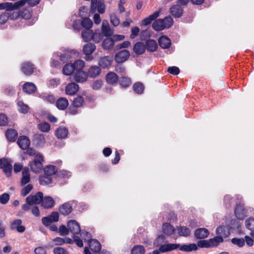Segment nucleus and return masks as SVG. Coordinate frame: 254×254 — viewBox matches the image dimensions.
Listing matches in <instances>:
<instances>
[{"label": "nucleus", "instance_id": "obj_64", "mask_svg": "<svg viewBox=\"0 0 254 254\" xmlns=\"http://www.w3.org/2000/svg\"><path fill=\"white\" fill-rule=\"evenodd\" d=\"M54 254H67L66 250L62 247H56L53 250Z\"/></svg>", "mask_w": 254, "mask_h": 254}, {"label": "nucleus", "instance_id": "obj_61", "mask_svg": "<svg viewBox=\"0 0 254 254\" xmlns=\"http://www.w3.org/2000/svg\"><path fill=\"white\" fill-rule=\"evenodd\" d=\"M39 129L43 132H47L50 130V126L49 123L44 122L38 125Z\"/></svg>", "mask_w": 254, "mask_h": 254}, {"label": "nucleus", "instance_id": "obj_62", "mask_svg": "<svg viewBox=\"0 0 254 254\" xmlns=\"http://www.w3.org/2000/svg\"><path fill=\"white\" fill-rule=\"evenodd\" d=\"M10 196L8 193H4L0 195V203L2 204H5L9 200Z\"/></svg>", "mask_w": 254, "mask_h": 254}, {"label": "nucleus", "instance_id": "obj_2", "mask_svg": "<svg viewBox=\"0 0 254 254\" xmlns=\"http://www.w3.org/2000/svg\"><path fill=\"white\" fill-rule=\"evenodd\" d=\"M97 11L103 13L105 11V5L104 0H91L90 12L93 14Z\"/></svg>", "mask_w": 254, "mask_h": 254}, {"label": "nucleus", "instance_id": "obj_54", "mask_svg": "<svg viewBox=\"0 0 254 254\" xmlns=\"http://www.w3.org/2000/svg\"><path fill=\"white\" fill-rule=\"evenodd\" d=\"M120 84L123 87L126 88L130 85L131 80L129 77L122 76L120 80Z\"/></svg>", "mask_w": 254, "mask_h": 254}, {"label": "nucleus", "instance_id": "obj_32", "mask_svg": "<svg viewBox=\"0 0 254 254\" xmlns=\"http://www.w3.org/2000/svg\"><path fill=\"white\" fill-rule=\"evenodd\" d=\"M24 92L27 94H32L35 92L36 87L35 84L31 82H27L23 86Z\"/></svg>", "mask_w": 254, "mask_h": 254}, {"label": "nucleus", "instance_id": "obj_18", "mask_svg": "<svg viewBox=\"0 0 254 254\" xmlns=\"http://www.w3.org/2000/svg\"><path fill=\"white\" fill-rule=\"evenodd\" d=\"M180 244H171L168 243L167 244L161 245L160 247V251L161 253H166L170 252L178 249Z\"/></svg>", "mask_w": 254, "mask_h": 254}, {"label": "nucleus", "instance_id": "obj_44", "mask_svg": "<svg viewBox=\"0 0 254 254\" xmlns=\"http://www.w3.org/2000/svg\"><path fill=\"white\" fill-rule=\"evenodd\" d=\"M72 65H73V67H74V72H75V71L83 70V68L85 65V63L84 61L78 60L75 61L74 63L72 64Z\"/></svg>", "mask_w": 254, "mask_h": 254}, {"label": "nucleus", "instance_id": "obj_37", "mask_svg": "<svg viewBox=\"0 0 254 254\" xmlns=\"http://www.w3.org/2000/svg\"><path fill=\"white\" fill-rule=\"evenodd\" d=\"M152 28L156 31H160L165 29L162 19H155L152 25Z\"/></svg>", "mask_w": 254, "mask_h": 254}, {"label": "nucleus", "instance_id": "obj_5", "mask_svg": "<svg viewBox=\"0 0 254 254\" xmlns=\"http://www.w3.org/2000/svg\"><path fill=\"white\" fill-rule=\"evenodd\" d=\"M59 219V214L58 212H53L47 217H44L42 219V222L45 226H48L50 223L58 222Z\"/></svg>", "mask_w": 254, "mask_h": 254}, {"label": "nucleus", "instance_id": "obj_43", "mask_svg": "<svg viewBox=\"0 0 254 254\" xmlns=\"http://www.w3.org/2000/svg\"><path fill=\"white\" fill-rule=\"evenodd\" d=\"M236 216L239 219L242 220L245 217V212L243 208L240 205H237L235 209Z\"/></svg>", "mask_w": 254, "mask_h": 254}, {"label": "nucleus", "instance_id": "obj_41", "mask_svg": "<svg viewBox=\"0 0 254 254\" xmlns=\"http://www.w3.org/2000/svg\"><path fill=\"white\" fill-rule=\"evenodd\" d=\"M44 174L52 177V176L55 174L58 170L57 168L53 165H48L44 168Z\"/></svg>", "mask_w": 254, "mask_h": 254}, {"label": "nucleus", "instance_id": "obj_22", "mask_svg": "<svg viewBox=\"0 0 254 254\" xmlns=\"http://www.w3.org/2000/svg\"><path fill=\"white\" fill-rule=\"evenodd\" d=\"M96 50V46L92 43H88L84 45L83 52L85 55H90L93 53Z\"/></svg>", "mask_w": 254, "mask_h": 254}, {"label": "nucleus", "instance_id": "obj_31", "mask_svg": "<svg viewBox=\"0 0 254 254\" xmlns=\"http://www.w3.org/2000/svg\"><path fill=\"white\" fill-rule=\"evenodd\" d=\"M68 105L67 100L65 98H60L56 102V106L61 110L65 109Z\"/></svg>", "mask_w": 254, "mask_h": 254}, {"label": "nucleus", "instance_id": "obj_14", "mask_svg": "<svg viewBox=\"0 0 254 254\" xmlns=\"http://www.w3.org/2000/svg\"><path fill=\"white\" fill-rule=\"evenodd\" d=\"M41 204L44 208L49 209L54 206L55 202L52 197L46 196L45 197L43 196Z\"/></svg>", "mask_w": 254, "mask_h": 254}, {"label": "nucleus", "instance_id": "obj_26", "mask_svg": "<svg viewBox=\"0 0 254 254\" xmlns=\"http://www.w3.org/2000/svg\"><path fill=\"white\" fill-rule=\"evenodd\" d=\"M133 51L137 55H141L145 52V45L140 42H137L133 46Z\"/></svg>", "mask_w": 254, "mask_h": 254}, {"label": "nucleus", "instance_id": "obj_30", "mask_svg": "<svg viewBox=\"0 0 254 254\" xmlns=\"http://www.w3.org/2000/svg\"><path fill=\"white\" fill-rule=\"evenodd\" d=\"M16 2L12 3L11 2H3L0 3V9H6V10L11 11L18 9V7L16 6Z\"/></svg>", "mask_w": 254, "mask_h": 254}, {"label": "nucleus", "instance_id": "obj_7", "mask_svg": "<svg viewBox=\"0 0 254 254\" xmlns=\"http://www.w3.org/2000/svg\"><path fill=\"white\" fill-rule=\"evenodd\" d=\"M162 8H160L159 10L155 11L153 14L143 19L141 21V25L147 26L150 24L153 20H155L159 16Z\"/></svg>", "mask_w": 254, "mask_h": 254}, {"label": "nucleus", "instance_id": "obj_28", "mask_svg": "<svg viewBox=\"0 0 254 254\" xmlns=\"http://www.w3.org/2000/svg\"><path fill=\"white\" fill-rule=\"evenodd\" d=\"M106 81L110 84H114L119 81V77L114 72H109L106 76Z\"/></svg>", "mask_w": 254, "mask_h": 254}, {"label": "nucleus", "instance_id": "obj_38", "mask_svg": "<svg viewBox=\"0 0 254 254\" xmlns=\"http://www.w3.org/2000/svg\"><path fill=\"white\" fill-rule=\"evenodd\" d=\"M177 230L180 236L188 237L190 234V230L186 226L177 227Z\"/></svg>", "mask_w": 254, "mask_h": 254}, {"label": "nucleus", "instance_id": "obj_3", "mask_svg": "<svg viewBox=\"0 0 254 254\" xmlns=\"http://www.w3.org/2000/svg\"><path fill=\"white\" fill-rule=\"evenodd\" d=\"M0 169H2L7 177L11 176L12 166L10 161L8 159L2 158L0 159Z\"/></svg>", "mask_w": 254, "mask_h": 254}, {"label": "nucleus", "instance_id": "obj_33", "mask_svg": "<svg viewBox=\"0 0 254 254\" xmlns=\"http://www.w3.org/2000/svg\"><path fill=\"white\" fill-rule=\"evenodd\" d=\"M5 136L9 141L13 142L17 137V132L14 129H8L5 132Z\"/></svg>", "mask_w": 254, "mask_h": 254}, {"label": "nucleus", "instance_id": "obj_23", "mask_svg": "<svg viewBox=\"0 0 254 254\" xmlns=\"http://www.w3.org/2000/svg\"><path fill=\"white\" fill-rule=\"evenodd\" d=\"M175 231V229L173 225L169 223H165L162 225V231L166 235L170 236L172 235Z\"/></svg>", "mask_w": 254, "mask_h": 254}, {"label": "nucleus", "instance_id": "obj_60", "mask_svg": "<svg viewBox=\"0 0 254 254\" xmlns=\"http://www.w3.org/2000/svg\"><path fill=\"white\" fill-rule=\"evenodd\" d=\"M19 15L23 18L26 19H30L31 16L30 11L29 9L26 8H25L21 11L19 13Z\"/></svg>", "mask_w": 254, "mask_h": 254}, {"label": "nucleus", "instance_id": "obj_49", "mask_svg": "<svg viewBox=\"0 0 254 254\" xmlns=\"http://www.w3.org/2000/svg\"><path fill=\"white\" fill-rule=\"evenodd\" d=\"M63 72L64 75H69L74 72V67L71 64H66L63 68Z\"/></svg>", "mask_w": 254, "mask_h": 254}, {"label": "nucleus", "instance_id": "obj_55", "mask_svg": "<svg viewBox=\"0 0 254 254\" xmlns=\"http://www.w3.org/2000/svg\"><path fill=\"white\" fill-rule=\"evenodd\" d=\"M17 105L18 106V111L23 114H26L28 112L29 107L28 106L25 104L22 101H19L17 103Z\"/></svg>", "mask_w": 254, "mask_h": 254}, {"label": "nucleus", "instance_id": "obj_25", "mask_svg": "<svg viewBox=\"0 0 254 254\" xmlns=\"http://www.w3.org/2000/svg\"><path fill=\"white\" fill-rule=\"evenodd\" d=\"M74 54L75 53L73 50L67 49L64 53L60 55V60L63 62L65 63L69 60L72 58V55Z\"/></svg>", "mask_w": 254, "mask_h": 254}, {"label": "nucleus", "instance_id": "obj_42", "mask_svg": "<svg viewBox=\"0 0 254 254\" xmlns=\"http://www.w3.org/2000/svg\"><path fill=\"white\" fill-rule=\"evenodd\" d=\"M39 180L40 184L43 186L48 185L52 182V177L45 174L40 176Z\"/></svg>", "mask_w": 254, "mask_h": 254}, {"label": "nucleus", "instance_id": "obj_21", "mask_svg": "<svg viewBox=\"0 0 254 254\" xmlns=\"http://www.w3.org/2000/svg\"><path fill=\"white\" fill-rule=\"evenodd\" d=\"M21 68L23 72L26 75H31L33 72V65L30 62L23 63Z\"/></svg>", "mask_w": 254, "mask_h": 254}, {"label": "nucleus", "instance_id": "obj_40", "mask_svg": "<svg viewBox=\"0 0 254 254\" xmlns=\"http://www.w3.org/2000/svg\"><path fill=\"white\" fill-rule=\"evenodd\" d=\"M114 45V41L112 38H107L102 42V47L104 50L111 49Z\"/></svg>", "mask_w": 254, "mask_h": 254}, {"label": "nucleus", "instance_id": "obj_45", "mask_svg": "<svg viewBox=\"0 0 254 254\" xmlns=\"http://www.w3.org/2000/svg\"><path fill=\"white\" fill-rule=\"evenodd\" d=\"M56 136L59 138H64L68 134V130L65 127H59L56 132Z\"/></svg>", "mask_w": 254, "mask_h": 254}, {"label": "nucleus", "instance_id": "obj_11", "mask_svg": "<svg viewBox=\"0 0 254 254\" xmlns=\"http://www.w3.org/2000/svg\"><path fill=\"white\" fill-rule=\"evenodd\" d=\"M209 234V231L208 229L204 228H199L196 229L194 233L195 237L197 239H203L208 237Z\"/></svg>", "mask_w": 254, "mask_h": 254}, {"label": "nucleus", "instance_id": "obj_15", "mask_svg": "<svg viewBox=\"0 0 254 254\" xmlns=\"http://www.w3.org/2000/svg\"><path fill=\"white\" fill-rule=\"evenodd\" d=\"M17 143L19 147L23 150L26 149L30 145V141L28 137L26 136H20L17 141Z\"/></svg>", "mask_w": 254, "mask_h": 254}, {"label": "nucleus", "instance_id": "obj_48", "mask_svg": "<svg viewBox=\"0 0 254 254\" xmlns=\"http://www.w3.org/2000/svg\"><path fill=\"white\" fill-rule=\"evenodd\" d=\"M90 11H89L88 7L86 6H82L79 9V16L84 18L85 17H89L90 16Z\"/></svg>", "mask_w": 254, "mask_h": 254}, {"label": "nucleus", "instance_id": "obj_57", "mask_svg": "<svg viewBox=\"0 0 254 254\" xmlns=\"http://www.w3.org/2000/svg\"><path fill=\"white\" fill-rule=\"evenodd\" d=\"M245 225L247 228L252 232H254V218H249L247 219L245 221Z\"/></svg>", "mask_w": 254, "mask_h": 254}, {"label": "nucleus", "instance_id": "obj_58", "mask_svg": "<svg viewBox=\"0 0 254 254\" xmlns=\"http://www.w3.org/2000/svg\"><path fill=\"white\" fill-rule=\"evenodd\" d=\"M84 100L82 96H78L74 98L72 102L73 106L75 108L81 107L83 103Z\"/></svg>", "mask_w": 254, "mask_h": 254}, {"label": "nucleus", "instance_id": "obj_16", "mask_svg": "<svg viewBox=\"0 0 254 254\" xmlns=\"http://www.w3.org/2000/svg\"><path fill=\"white\" fill-rule=\"evenodd\" d=\"M87 73L83 70L75 71L74 72V78L77 82L83 83L86 81Z\"/></svg>", "mask_w": 254, "mask_h": 254}, {"label": "nucleus", "instance_id": "obj_56", "mask_svg": "<svg viewBox=\"0 0 254 254\" xmlns=\"http://www.w3.org/2000/svg\"><path fill=\"white\" fill-rule=\"evenodd\" d=\"M197 247H198L201 248H208L211 247V244L208 240H199L197 243Z\"/></svg>", "mask_w": 254, "mask_h": 254}, {"label": "nucleus", "instance_id": "obj_8", "mask_svg": "<svg viewBox=\"0 0 254 254\" xmlns=\"http://www.w3.org/2000/svg\"><path fill=\"white\" fill-rule=\"evenodd\" d=\"M59 211L63 215H68L72 211V205L69 202H65L59 206Z\"/></svg>", "mask_w": 254, "mask_h": 254}, {"label": "nucleus", "instance_id": "obj_20", "mask_svg": "<svg viewBox=\"0 0 254 254\" xmlns=\"http://www.w3.org/2000/svg\"><path fill=\"white\" fill-rule=\"evenodd\" d=\"M158 43L163 49L169 48L171 44L170 39L165 36H162L159 38Z\"/></svg>", "mask_w": 254, "mask_h": 254}, {"label": "nucleus", "instance_id": "obj_36", "mask_svg": "<svg viewBox=\"0 0 254 254\" xmlns=\"http://www.w3.org/2000/svg\"><path fill=\"white\" fill-rule=\"evenodd\" d=\"M145 49L150 52H154L157 48V44L156 42L152 39H149L146 41L145 43Z\"/></svg>", "mask_w": 254, "mask_h": 254}, {"label": "nucleus", "instance_id": "obj_52", "mask_svg": "<svg viewBox=\"0 0 254 254\" xmlns=\"http://www.w3.org/2000/svg\"><path fill=\"white\" fill-rule=\"evenodd\" d=\"M133 89L135 93L140 94L143 93L144 87L141 83L136 82L133 86Z\"/></svg>", "mask_w": 254, "mask_h": 254}, {"label": "nucleus", "instance_id": "obj_29", "mask_svg": "<svg viewBox=\"0 0 254 254\" xmlns=\"http://www.w3.org/2000/svg\"><path fill=\"white\" fill-rule=\"evenodd\" d=\"M179 250L183 252H190L192 251H196L197 249L196 245L195 244H190L189 245H180L178 248Z\"/></svg>", "mask_w": 254, "mask_h": 254}, {"label": "nucleus", "instance_id": "obj_53", "mask_svg": "<svg viewBox=\"0 0 254 254\" xmlns=\"http://www.w3.org/2000/svg\"><path fill=\"white\" fill-rule=\"evenodd\" d=\"M163 22V25L165 29L169 28L173 24V19L170 16H168L163 19H162Z\"/></svg>", "mask_w": 254, "mask_h": 254}, {"label": "nucleus", "instance_id": "obj_1", "mask_svg": "<svg viewBox=\"0 0 254 254\" xmlns=\"http://www.w3.org/2000/svg\"><path fill=\"white\" fill-rule=\"evenodd\" d=\"M43 157L41 154L36 155L34 160L30 163L31 170L35 173H39L43 168L42 161Z\"/></svg>", "mask_w": 254, "mask_h": 254}, {"label": "nucleus", "instance_id": "obj_51", "mask_svg": "<svg viewBox=\"0 0 254 254\" xmlns=\"http://www.w3.org/2000/svg\"><path fill=\"white\" fill-rule=\"evenodd\" d=\"M216 233L220 235V236L226 237L228 236L229 232L227 228L224 226H219L216 229Z\"/></svg>", "mask_w": 254, "mask_h": 254}, {"label": "nucleus", "instance_id": "obj_34", "mask_svg": "<svg viewBox=\"0 0 254 254\" xmlns=\"http://www.w3.org/2000/svg\"><path fill=\"white\" fill-rule=\"evenodd\" d=\"M90 248L95 253H99L101 249V245L99 241L96 240H91L89 241Z\"/></svg>", "mask_w": 254, "mask_h": 254}, {"label": "nucleus", "instance_id": "obj_6", "mask_svg": "<svg viewBox=\"0 0 254 254\" xmlns=\"http://www.w3.org/2000/svg\"><path fill=\"white\" fill-rule=\"evenodd\" d=\"M67 227L68 228L69 232L72 233L73 235L78 234L81 232L79 224L76 220H69L67 223Z\"/></svg>", "mask_w": 254, "mask_h": 254}, {"label": "nucleus", "instance_id": "obj_35", "mask_svg": "<svg viewBox=\"0 0 254 254\" xmlns=\"http://www.w3.org/2000/svg\"><path fill=\"white\" fill-rule=\"evenodd\" d=\"M102 30L103 34L107 37L111 36L113 33L109 26L108 21L106 20H104L102 22Z\"/></svg>", "mask_w": 254, "mask_h": 254}, {"label": "nucleus", "instance_id": "obj_59", "mask_svg": "<svg viewBox=\"0 0 254 254\" xmlns=\"http://www.w3.org/2000/svg\"><path fill=\"white\" fill-rule=\"evenodd\" d=\"M33 186L31 184H28L24 187L21 190V195L22 196L27 195L30 191L32 190Z\"/></svg>", "mask_w": 254, "mask_h": 254}, {"label": "nucleus", "instance_id": "obj_4", "mask_svg": "<svg viewBox=\"0 0 254 254\" xmlns=\"http://www.w3.org/2000/svg\"><path fill=\"white\" fill-rule=\"evenodd\" d=\"M130 56V53L127 50H123L117 53L115 56V61L118 64L127 61Z\"/></svg>", "mask_w": 254, "mask_h": 254}, {"label": "nucleus", "instance_id": "obj_50", "mask_svg": "<svg viewBox=\"0 0 254 254\" xmlns=\"http://www.w3.org/2000/svg\"><path fill=\"white\" fill-rule=\"evenodd\" d=\"M209 242L211 244V247H216L220 243L223 242V239L222 236H217L212 239H210Z\"/></svg>", "mask_w": 254, "mask_h": 254}, {"label": "nucleus", "instance_id": "obj_17", "mask_svg": "<svg viewBox=\"0 0 254 254\" xmlns=\"http://www.w3.org/2000/svg\"><path fill=\"white\" fill-rule=\"evenodd\" d=\"M78 90V85L74 82L68 84L65 87V92L69 95H74Z\"/></svg>", "mask_w": 254, "mask_h": 254}, {"label": "nucleus", "instance_id": "obj_63", "mask_svg": "<svg viewBox=\"0 0 254 254\" xmlns=\"http://www.w3.org/2000/svg\"><path fill=\"white\" fill-rule=\"evenodd\" d=\"M231 242L233 244L236 245L238 246L241 247H243L245 244V240L243 238H241V239L233 238L231 240Z\"/></svg>", "mask_w": 254, "mask_h": 254}, {"label": "nucleus", "instance_id": "obj_12", "mask_svg": "<svg viewBox=\"0 0 254 254\" xmlns=\"http://www.w3.org/2000/svg\"><path fill=\"white\" fill-rule=\"evenodd\" d=\"M43 194L41 191H38L35 195H30L26 197L33 204L41 203Z\"/></svg>", "mask_w": 254, "mask_h": 254}, {"label": "nucleus", "instance_id": "obj_46", "mask_svg": "<svg viewBox=\"0 0 254 254\" xmlns=\"http://www.w3.org/2000/svg\"><path fill=\"white\" fill-rule=\"evenodd\" d=\"M145 253V249L144 246L136 245L132 248L130 254H144Z\"/></svg>", "mask_w": 254, "mask_h": 254}, {"label": "nucleus", "instance_id": "obj_19", "mask_svg": "<svg viewBox=\"0 0 254 254\" xmlns=\"http://www.w3.org/2000/svg\"><path fill=\"white\" fill-rule=\"evenodd\" d=\"M95 33L91 29H84L82 31L81 37L85 42H88L94 38Z\"/></svg>", "mask_w": 254, "mask_h": 254}, {"label": "nucleus", "instance_id": "obj_9", "mask_svg": "<svg viewBox=\"0 0 254 254\" xmlns=\"http://www.w3.org/2000/svg\"><path fill=\"white\" fill-rule=\"evenodd\" d=\"M22 220L20 219H17L12 222L10 225V228L11 230L16 229L19 233H23L25 230V227L21 225Z\"/></svg>", "mask_w": 254, "mask_h": 254}, {"label": "nucleus", "instance_id": "obj_24", "mask_svg": "<svg viewBox=\"0 0 254 254\" xmlns=\"http://www.w3.org/2000/svg\"><path fill=\"white\" fill-rule=\"evenodd\" d=\"M101 73V69L100 67L96 65L91 66L88 70L87 76L90 77H96L99 75Z\"/></svg>", "mask_w": 254, "mask_h": 254}, {"label": "nucleus", "instance_id": "obj_10", "mask_svg": "<svg viewBox=\"0 0 254 254\" xmlns=\"http://www.w3.org/2000/svg\"><path fill=\"white\" fill-rule=\"evenodd\" d=\"M112 60L110 56H104L99 59L98 65L102 68H108L111 66Z\"/></svg>", "mask_w": 254, "mask_h": 254}, {"label": "nucleus", "instance_id": "obj_39", "mask_svg": "<svg viewBox=\"0 0 254 254\" xmlns=\"http://www.w3.org/2000/svg\"><path fill=\"white\" fill-rule=\"evenodd\" d=\"M33 141L36 146H42L45 142L44 135L41 134H35L33 136Z\"/></svg>", "mask_w": 254, "mask_h": 254}, {"label": "nucleus", "instance_id": "obj_27", "mask_svg": "<svg viewBox=\"0 0 254 254\" xmlns=\"http://www.w3.org/2000/svg\"><path fill=\"white\" fill-rule=\"evenodd\" d=\"M40 0H20L16 2V5L18 7V8H19L27 2L29 6L33 7L37 5L40 2Z\"/></svg>", "mask_w": 254, "mask_h": 254}, {"label": "nucleus", "instance_id": "obj_47", "mask_svg": "<svg viewBox=\"0 0 254 254\" xmlns=\"http://www.w3.org/2000/svg\"><path fill=\"white\" fill-rule=\"evenodd\" d=\"M80 22L81 26L85 29H90L93 26V22L89 17L82 18Z\"/></svg>", "mask_w": 254, "mask_h": 254}, {"label": "nucleus", "instance_id": "obj_13", "mask_svg": "<svg viewBox=\"0 0 254 254\" xmlns=\"http://www.w3.org/2000/svg\"><path fill=\"white\" fill-rule=\"evenodd\" d=\"M170 12L175 18H180L183 15V9L179 4H175L170 8Z\"/></svg>", "mask_w": 254, "mask_h": 254}]
</instances>
